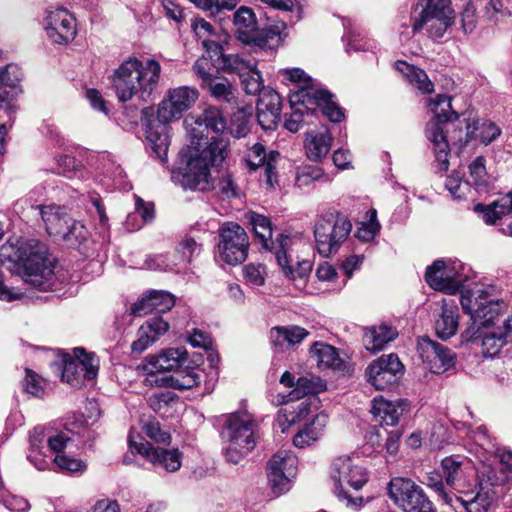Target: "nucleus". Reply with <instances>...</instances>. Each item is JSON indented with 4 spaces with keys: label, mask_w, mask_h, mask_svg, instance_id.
Wrapping results in <instances>:
<instances>
[{
    "label": "nucleus",
    "mask_w": 512,
    "mask_h": 512,
    "mask_svg": "<svg viewBox=\"0 0 512 512\" xmlns=\"http://www.w3.org/2000/svg\"><path fill=\"white\" fill-rule=\"evenodd\" d=\"M479 485V491L474 496L466 494L465 497H455L467 512H487L496 499L495 486H491L487 478L482 477Z\"/></svg>",
    "instance_id": "bb28decb"
},
{
    "label": "nucleus",
    "mask_w": 512,
    "mask_h": 512,
    "mask_svg": "<svg viewBox=\"0 0 512 512\" xmlns=\"http://www.w3.org/2000/svg\"><path fill=\"white\" fill-rule=\"evenodd\" d=\"M0 257L18 266V273L25 283L42 291L56 287L55 259L49 255L44 243L29 240L18 247L3 245Z\"/></svg>",
    "instance_id": "f03ea898"
},
{
    "label": "nucleus",
    "mask_w": 512,
    "mask_h": 512,
    "mask_svg": "<svg viewBox=\"0 0 512 512\" xmlns=\"http://www.w3.org/2000/svg\"><path fill=\"white\" fill-rule=\"evenodd\" d=\"M309 332L296 325L276 326L270 330V343L276 352H283L288 348L299 344Z\"/></svg>",
    "instance_id": "a878e982"
},
{
    "label": "nucleus",
    "mask_w": 512,
    "mask_h": 512,
    "mask_svg": "<svg viewBox=\"0 0 512 512\" xmlns=\"http://www.w3.org/2000/svg\"><path fill=\"white\" fill-rule=\"evenodd\" d=\"M175 305L174 296L166 291H152L131 307V314L144 316L148 314L166 313Z\"/></svg>",
    "instance_id": "5701e85b"
},
{
    "label": "nucleus",
    "mask_w": 512,
    "mask_h": 512,
    "mask_svg": "<svg viewBox=\"0 0 512 512\" xmlns=\"http://www.w3.org/2000/svg\"><path fill=\"white\" fill-rule=\"evenodd\" d=\"M502 303L494 301H480L475 313L472 314V323L469 327H494L495 320L500 314Z\"/></svg>",
    "instance_id": "4c0bfd02"
},
{
    "label": "nucleus",
    "mask_w": 512,
    "mask_h": 512,
    "mask_svg": "<svg viewBox=\"0 0 512 512\" xmlns=\"http://www.w3.org/2000/svg\"><path fill=\"white\" fill-rule=\"evenodd\" d=\"M22 71L15 64H8L0 69V105L10 116L17 109L15 98L21 93Z\"/></svg>",
    "instance_id": "aec40b11"
},
{
    "label": "nucleus",
    "mask_w": 512,
    "mask_h": 512,
    "mask_svg": "<svg viewBox=\"0 0 512 512\" xmlns=\"http://www.w3.org/2000/svg\"><path fill=\"white\" fill-rule=\"evenodd\" d=\"M169 329V323L161 316H153L140 326L137 339L132 342L131 350L134 353L144 352L156 342Z\"/></svg>",
    "instance_id": "b1692460"
},
{
    "label": "nucleus",
    "mask_w": 512,
    "mask_h": 512,
    "mask_svg": "<svg viewBox=\"0 0 512 512\" xmlns=\"http://www.w3.org/2000/svg\"><path fill=\"white\" fill-rule=\"evenodd\" d=\"M466 131L463 128L455 129L450 135V140L460 147L465 146L469 141L479 139L481 143L488 145L501 134L500 128L493 122L484 119H473L466 122Z\"/></svg>",
    "instance_id": "a211bd4d"
},
{
    "label": "nucleus",
    "mask_w": 512,
    "mask_h": 512,
    "mask_svg": "<svg viewBox=\"0 0 512 512\" xmlns=\"http://www.w3.org/2000/svg\"><path fill=\"white\" fill-rule=\"evenodd\" d=\"M333 138L328 131L309 132L305 140L307 157L312 161H320L331 149Z\"/></svg>",
    "instance_id": "2f4dec72"
},
{
    "label": "nucleus",
    "mask_w": 512,
    "mask_h": 512,
    "mask_svg": "<svg viewBox=\"0 0 512 512\" xmlns=\"http://www.w3.org/2000/svg\"><path fill=\"white\" fill-rule=\"evenodd\" d=\"M137 438L140 440L139 442L133 435H129L130 448L151 463L156 471L162 470L174 473L181 468L183 454L178 448L155 447L144 441L139 435H137Z\"/></svg>",
    "instance_id": "f8f14e48"
},
{
    "label": "nucleus",
    "mask_w": 512,
    "mask_h": 512,
    "mask_svg": "<svg viewBox=\"0 0 512 512\" xmlns=\"http://www.w3.org/2000/svg\"><path fill=\"white\" fill-rule=\"evenodd\" d=\"M257 111L281 113V96L275 91L263 92L257 102Z\"/></svg>",
    "instance_id": "680f3d73"
},
{
    "label": "nucleus",
    "mask_w": 512,
    "mask_h": 512,
    "mask_svg": "<svg viewBox=\"0 0 512 512\" xmlns=\"http://www.w3.org/2000/svg\"><path fill=\"white\" fill-rule=\"evenodd\" d=\"M458 309L454 305H443L439 319L435 322V331L439 338L447 340L458 330Z\"/></svg>",
    "instance_id": "e433bc0d"
},
{
    "label": "nucleus",
    "mask_w": 512,
    "mask_h": 512,
    "mask_svg": "<svg viewBox=\"0 0 512 512\" xmlns=\"http://www.w3.org/2000/svg\"><path fill=\"white\" fill-rule=\"evenodd\" d=\"M98 374V359L83 348H75L73 355L63 357L62 380L79 386L84 380H92Z\"/></svg>",
    "instance_id": "4468645a"
},
{
    "label": "nucleus",
    "mask_w": 512,
    "mask_h": 512,
    "mask_svg": "<svg viewBox=\"0 0 512 512\" xmlns=\"http://www.w3.org/2000/svg\"><path fill=\"white\" fill-rule=\"evenodd\" d=\"M395 69L400 72L408 82L424 94L431 93L434 89L433 83L429 80L424 70L417 68L405 61H397Z\"/></svg>",
    "instance_id": "72a5a7b5"
},
{
    "label": "nucleus",
    "mask_w": 512,
    "mask_h": 512,
    "mask_svg": "<svg viewBox=\"0 0 512 512\" xmlns=\"http://www.w3.org/2000/svg\"><path fill=\"white\" fill-rule=\"evenodd\" d=\"M88 230L79 221L71 218L70 223L66 225L65 231L60 235L63 241L69 246L76 247L87 240Z\"/></svg>",
    "instance_id": "8fccbe9b"
},
{
    "label": "nucleus",
    "mask_w": 512,
    "mask_h": 512,
    "mask_svg": "<svg viewBox=\"0 0 512 512\" xmlns=\"http://www.w3.org/2000/svg\"><path fill=\"white\" fill-rule=\"evenodd\" d=\"M44 430L41 427H36L30 434V451L27 456L28 460L35 466L36 469L44 471L50 468L53 459H47L43 454L42 448L44 443L43 437Z\"/></svg>",
    "instance_id": "58836bf2"
},
{
    "label": "nucleus",
    "mask_w": 512,
    "mask_h": 512,
    "mask_svg": "<svg viewBox=\"0 0 512 512\" xmlns=\"http://www.w3.org/2000/svg\"><path fill=\"white\" fill-rule=\"evenodd\" d=\"M461 336L464 341L472 342L481 347V353L484 357L497 355L500 349L508 342L496 327H468Z\"/></svg>",
    "instance_id": "6ab92c4d"
},
{
    "label": "nucleus",
    "mask_w": 512,
    "mask_h": 512,
    "mask_svg": "<svg viewBox=\"0 0 512 512\" xmlns=\"http://www.w3.org/2000/svg\"><path fill=\"white\" fill-rule=\"evenodd\" d=\"M311 413V400L307 399L297 407L280 409L277 415V423L282 432H285L292 424L302 421Z\"/></svg>",
    "instance_id": "79ce46f5"
},
{
    "label": "nucleus",
    "mask_w": 512,
    "mask_h": 512,
    "mask_svg": "<svg viewBox=\"0 0 512 512\" xmlns=\"http://www.w3.org/2000/svg\"><path fill=\"white\" fill-rule=\"evenodd\" d=\"M435 355V359L430 362L429 370L435 374H441L455 365L456 354L449 348L441 345Z\"/></svg>",
    "instance_id": "3c124183"
},
{
    "label": "nucleus",
    "mask_w": 512,
    "mask_h": 512,
    "mask_svg": "<svg viewBox=\"0 0 512 512\" xmlns=\"http://www.w3.org/2000/svg\"><path fill=\"white\" fill-rule=\"evenodd\" d=\"M367 221L361 222L357 228L356 237L364 242H369L375 238L380 230V224L377 221V211L370 209L366 213Z\"/></svg>",
    "instance_id": "603ef678"
},
{
    "label": "nucleus",
    "mask_w": 512,
    "mask_h": 512,
    "mask_svg": "<svg viewBox=\"0 0 512 512\" xmlns=\"http://www.w3.org/2000/svg\"><path fill=\"white\" fill-rule=\"evenodd\" d=\"M160 64L149 59L145 65L135 57L124 61L112 76V86L121 102H127L134 96L144 98L150 95L160 77Z\"/></svg>",
    "instance_id": "7ed1b4c3"
},
{
    "label": "nucleus",
    "mask_w": 512,
    "mask_h": 512,
    "mask_svg": "<svg viewBox=\"0 0 512 512\" xmlns=\"http://www.w3.org/2000/svg\"><path fill=\"white\" fill-rule=\"evenodd\" d=\"M53 462L61 472L83 473L87 468L82 460L67 455H56Z\"/></svg>",
    "instance_id": "bf43d9fd"
},
{
    "label": "nucleus",
    "mask_w": 512,
    "mask_h": 512,
    "mask_svg": "<svg viewBox=\"0 0 512 512\" xmlns=\"http://www.w3.org/2000/svg\"><path fill=\"white\" fill-rule=\"evenodd\" d=\"M308 89L310 98L315 100V103H311L314 106L313 114L317 109H321L323 115L334 123L341 122L345 118L343 109L333 100L334 96L329 91L314 87H308Z\"/></svg>",
    "instance_id": "c85d7f7f"
},
{
    "label": "nucleus",
    "mask_w": 512,
    "mask_h": 512,
    "mask_svg": "<svg viewBox=\"0 0 512 512\" xmlns=\"http://www.w3.org/2000/svg\"><path fill=\"white\" fill-rule=\"evenodd\" d=\"M387 489L390 499L404 512H436L425 491L409 478L394 477Z\"/></svg>",
    "instance_id": "1a4fd4ad"
},
{
    "label": "nucleus",
    "mask_w": 512,
    "mask_h": 512,
    "mask_svg": "<svg viewBox=\"0 0 512 512\" xmlns=\"http://www.w3.org/2000/svg\"><path fill=\"white\" fill-rule=\"evenodd\" d=\"M452 98L448 95H437L435 99L428 101V106L433 112V118L427 123L425 134L435 155V162L438 170L447 171L449 168L450 147L448 136L444 133L445 125L454 126V130L458 129L452 120L458 119V114L452 110Z\"/></svg>",
    "instance_id": "39448f33"
},
{
    "label": "nucleus",
    "mask_w": 512,
    "mask_h": 512,
    "mask_svg": "<svg viewBox=\"0 0 512 512\" xmlns=\"http://www.w3.org/2000/svg\"><path fill=\"white\" fill-rule=\"evenodd\" d=\"M240 80L243 90L248 95H257L263 89V78L261 72L257 68V65L250 73H248V75H245Z\"/></svg>",
    "instance_id": "052dcab7"
},
{
    "label": "nucleus",
    "mask_w": 512,
    "mask_h": 512,
    "mask_svg": "<svg viewBox=\"0 0 512 512\" xmlns=\"http://www.w3.org/2000/svg\"><path fill=\"white\" fill-rule=\"evenodd\" d=\"M327 425V415L324 413L314 416L312 421L305 424L293 438V444L298 448H305L316 442L324 432Z\"/></svg>",
    "instance_id": "c756f323"
},
{
    "label": "nucleus",
    "mask_w": 512,
    "mask_h": 512,
    "mask_svg": "<svg viewBox=\"0 0 512 512\" xmlns=\"http://www.w3.org/2000/svg\"><path fill=\"white\" fill-rule=\"evenodd\" d=\"M467 279L464 265L456 260H436L427 267L425 273V280L432 289L450 295L458 292Z\"/></svg>",
    "instance_id": "9b49d317"
},
{
    "label": "nucleus",
    "mask_w": 512,
    "mask_h": 512,
    "mask_svg": "<svg viewBox=\"0 0 512 512\" xmlns=\"http://www.w3.org/2000/svg\"><path fill=\"white\" fill-rule=\"evenodd\" d=\"M267 160L265 147L260 143H255L245 156V162L252 170L263 166L267 163Z\"/></svg>",
    "instance_id": "774afa93"
},
{
    "label": "nucleus",
    "mask_w": 512,
    "mask_h": 512,
    "mask_svg": "<svg viewBox=\"0 0 512 512\" xmlns=\"http://www.w3.org/2000/svg\"><path fill=\"white\" fill-rule=\"evenodd\" d=\"M257 65L255 59H250L239 54H228L223 57V62L219 63V68L228 74H236L241 79L251 72Z\"/></svg>",
    "instance_id": "37998d69"
},
{
    "label": "nucleus",
    "mask_w": 512,
    "mask_h": 512,
    "mask_svg": "<svg viewBox=\"0 0 512 512\" xmlns=\"http://www.w3.org/2000/svg\"><path fill=\"white\" fill-rule=\"evenodd\" d=\"M325 177L322 168L313 165L299 167L296 173L295 183L299 188H307L315 181Z\"/></svg>",
    "instance_id": "5fc2aeb1"
},
{
    "label": "nucleus",
    "mask_w": 512,
    "mask_h": 512,
    "mask_svg": "<svg viewBox=\"0 0 512 512\" xmlns=\"http://www.w3.org/2000/svg\"><path fill=\"white\" fill-rule=\"evenodd\" d=\"M199 92L195 87L180 86L167 91L159 105L157 117L162 123H169L182 117L197 101Z\"/></svg>",
    "instance_id": "2eb2a0df"
},
{
    "label": "nucleus",
    "mask_w": 512,
    "mask_h": 512,
    "mask_svg": "<svg viewBox=\"0 0 512 512\" xmlns=\"http://www.w3.org/2000/svg\"><path fill=\"white\" fill-rule=\"evenodd\" d=\"M196 127L191 130L190 144L179 152L172 177L177 179L184 189L207 190L210 188L209 167L222 164L227 156L228 142L222 138L203 137L202 128L216 134L227 128L222 111L216 107L206 108L196 119Z\"/></svg>",
    "instance_id": "f257e3e1"
},
{
    "label": "nucleus",
    "mask_w": 512,
    "mask_h": 512,
    "mask_svg": "<svg viewBox=\"0 0 512 512\" xmlns=\"http://www.w3.org/2000/svg\"><path fill=\"white\" fill-rule=\"evenodd\" d=\"M187 360V352L182 348H170L157 355H150L139 365L146 374L174 371L179 369Z\"/></svg>",
    "instance_id": "412c9836"
},
{
    "label": "nucleus",
    "mask_w": 512,
    "mask_h": 512,
    "mask_svg": "<svg viewBox=\"0 0 512 512\" xmlns=\"http://www.w3.org/2000/svg\"><path fill=\"white\" fill-rule=\"evenodd\" d=\"M311 353L316 358L320 368H330L337 371L345 370V361L339 356L337 349L323 342H315Z\"/></svg>",
    "instance_id": "7c9ffc66"
},
{
    "label": "nucleus",
    "mask_w": 512,
    "mask_h": 512,
    "mask_svg": "<svg viewBox=\"0 0 512 512\" xmlns=\"http://www.w3.org/2000/svg\"><path fill=\"white\" fill-rule=\"evenodd\" d=\"M36 209L39 210L46 231L50 236L60 237L65 231L66 225L71 221V217L63 207L51 204L37 206Z\"/></svg>",
    "instance_id": "cd10ccee"
},
{
    "label": "nucleus",
    "mask_w": 512,
    "mask_h": 512,
    "mask_svg": "<svg viewBox=\"0 0 512 512\" xmlns=\"http://www.w3.org/2000/svg\"><path fill=\"white\" fill-rule=\"evenodd\" d=\"M326 389V383L317 376L306 375L296 380V387L290 392L292 399H301L309 394H317Z\"/></svg>",
    "instance_id": "49530a36"
},
{
    "label": "nucleus",
    "mask_w": 512,
    "mask_h": 512,
    "mask_svg": "<svg viewBox=\"0 0 512 512\" xmlns=\"http://www.w3.org/2000/svg\"><path fill=\"white\" fill-rule=\"evenodd\" d=\"M222 436L228 442L225 449L226 460L238 464L257 444L258 422L254 415L246 410L231 413L226 417Z\"/></svg>",
    "instance_id": "20e7f679"
},
{
    "label": "nucleus",
    "mask_w": 512,
    "mask_h": 512,
    "mask_svg": "<svg viewBox=\"0 0 512 512\" xmlns=\"http://www.w3.org/2000/svg\"><path fill=\"white\" fill-rule=\"evenodd\" d=\"M43 27L47 38L55 44H67L74 40L77 34L74 17L64 8L47 11Z\"/></svg>",
    "instance_id": "f3484780"
},
{
    "label": "nucleus",
    "mask_w": 512,
    "mask_h": 512,
    "mask_svg": "<svg viewBox=\"0 0 512 512\" xmlns=\"http://www.w3.org/2000/svg\"><path fill=\"white\" fill-rule=\"evenodd\" d=\"M278 77H280L283 82L296 84V90H302L306 87L321 88L320 84L308 76L301 68L280 69L278 71Z\"/></svg>",
    "instance_id": "de8ad7c7"
},
{
    "label": "nucleus",
    "mask_w": 512,
    "mask_h": 512,
    "mask_svg": "<svg viewBox=\"0 0 512 512\" xmlns=\"http://www.w3.org/2000/svg\"><path fill=\"white\" fill-rule=\"evenodd\" d=\"M412 21L414 34L425 29L431 39L442 38L455 22L451 0H419Z\"/></svg>",
    "instance_id": "423d86ee"
},
{
    "label": "nucleus",
    "mask_w": 512,
    "mask_h": 512,
    "mask_svg": "<svg viewBox=\"0 0 512 512\" xmlns=\"http://www.w3.org/2000/svg\"><path fill=\"white\" fill-rule=\"evenodd\" d=\"M279 461L281 460H278V458L269 460L266 466L268 483L275 496H280L288 492L291 488L292 478L295 477V475H287V473L283 471L279 472L278 467H276Z\"/></svg>",
    "instance_id": "a19ab883"
},
{
    "label": "nucleus",
    "mask_w": 512,
    "mask_h": 512,
    "mask_svg": "<svg viewBox=\"0 0 512 512\" xmlns=\"http://www.w3.org/2000/svg\"><path fill=\"white\" fill-rule=\"evenodd\" d=\"M176 394L171 391H163L152 394L148 398L150 408L162 417H168L172 413L176 402Z\"/></svg>",
    "instance_id": "09e8293b"
},
{
    "label": "nucleus",
    "mask_w": 512,
    "mask_h": 512,
    "mask_svg": "<svg viewBox=\"0 0 512 512\" xmlns=\"http://www.w3.org/2000/svg\"><path fill=\"white\" fill-rule=\"evenodd\" d=\"M482 477L487 478L491 486H500L512 479V452L501 453L498 465L485 468Z\"/></svg>",
    "instance_id": "f704fd0d"
},
{
    "label": "nucleus",
    "mask_w": 512,
    "mask_h": 512,
    "mask_svg": "<svg viewBox=\"0 0 512 512\" xmlns=\"http://www.w3.org/2000/svg\"><path fill=\"white\" fill-rule=\"evenodd\" d=\"M202 87L207 89L211 96L218 101L231 102L234 99L232 86L226 79L217 81V77L215 76Z\"/></svg>",
    "instance_id": "864d4df0"
},
{
    "label": "nucleus",
    "mask_w": 512,
    "mask_h": 512,
    "mask_svg": "<svg viewBox=\"0 0 512 512\" xmlns=\"http://www.w3.org/2000/svg\"><path fill=\"white\" fill-rule=\"evenodd\" d=\"M308 87L295 90L289 94L291 114L284 121V127L290 132H297L304 123V117L313 114L315 100H311Z\"/></svg>",
    "instance_id": "4be33fe9"
},
{
    "label": "nucleus",
    "mask_w": 512,
    "mask_h": 512,
    "mask_svg": "<svg viewBox=\"0 0 512 512\" xmlns=\"http://www.w3.org/2000/svg\"><path fill=\"white\" fill-rule=\"evenodd\" d=\"M403 373V365L396 354L382 355L366 370L368 382L377 390L389 389L397 383Z\"/></svg>",
    "instance_id": "dca6fc26"
},
{
    "label": "nucleus",
    "mask_w": 512,
    "mask_h": 512,
    "mask_svg": "<svg viewBox=\"0 0 512 512\" xmlns=\"http://www.w3.org/2000/svg\"><path fill=\"white\" fill-rule=\"evenodd\" d=\"M215 68L214 61L209 59L206 55L199 58L193 65V71L197 77L201 79L202 86L215 77Z\"/></svg>",
    "instance_id": "69168bd1"
},
{
    "label": "nucleus",
    "mask_w": 512,
    "mask_h": 512,
    "mask_svg": "<svg viewBox=\"0 0 512 512\" xmlns=\"http://www.w3.org/2000/svg\"><path fill=\"white\" fill-rule=\"evenodd\" d=\"M484 10L490 22L499 23L512 19V10L506 7L502 0H489Z\"/></svg>",
    "instance_id": "6e6d98bb"
},
{
    "label": "nucleus",
    "mask_w": 512,
    "mask_h": 512,
    "mask_svg": "<svg viewBox=\"0 0 512 512\" xmlns=\"http://www.w3.org/2000/svg\"><path fill=\"white\" fill-rule=\"evenodd\" d=\"M279 459L278 467L279 472H286L287 475H296L297 473V457L289 450H279L277 451L269 460Z\"/></svg>",
    "instance_id": "13d9d810"
},
{
    "label": "nucleus",
    "mask_w": 512,
    "mask_h": 512,
    "mask_svg": "<svg viewBox=\"0 0 512 512\" xmlns=\"http://www.w3.org/2000/svg\"><path fill=\"white\" fill-rule=\"evenodd\" d=\"M330 476L334 481L335 493L339 498H348L344 485L359 490L368 481L366 469L355 463L351 456L335 458L330 467Z\"/></svg>",
    "instance_id": "ddd939ff"
},
{
    "label": "nucleus",
    "mask_w": 512,
    "mask_h": 512,
    "mask_svg": "<svg viewBox=\"0 0 512 512\" xmlns=\"http://www.w3.org/2000/svg\"><path fill=\"white\" fill-rule=\"evenodd\" d=\"M352 230L350 220L341 214L321 217L315 224L314 237L316 248L323 257H330L338 252Z\"/></svg>",
    "instance_id": "6e6552de"
},
{
    "label": "nucleus",
    "mask_w": 512,
    "mask_h": 512,
    "mask_svg": "<svg viewBox=\"0 0 512 512\" xmlns=\"http://www.w3.org/2000/svg\"><path fill=\"white\" fill-rule=\"evenodd\" d=\"M147 143L149 149L160 162L165 163L168 156L169 136L166 133L164 125L159 126V129L149 127L147 130Z\"/></svg>",
    "instance_id": "ea45409f"
},
{
    "label": "nucleus",
    "mask_w": 512,
    "mask_h": 512,
    "mask_svg": "<svg viewBox=\"0 0 512 512\" xmlns=\"http://www.w3.org/2000/svg\"><path fill=\"white\" fill-rule=\"evenodd\" d=\"M301 243V239L295 235L280 233L271 242V253L286 278L304 283L312 271V262L299 260L295 255Z\"/></svg>",
    "instance_id": "0eeeda50"
},
{
    "label": "nucleus",
    "mask_w": 512,
    "mask_h": 512,
    "mask_svg": "<svg viewBox=\"0 0 512 512\" xmlns=\"http://www.w3.org/2000/svg\"><path fill=\"white\" fill-rule=\"evenodd\" d=\"M397 337V332L390 326L380 325L367 329L363 336L365 348L373 353L381 351Z\"/></svg>",
    "instance_id": "473e14b6"
},
{
    "label": "nucleus",
    "mask_w": 512,
    "mask_h": 512,
    "mask_svg": "<svg viewBox=\"0 0 512 512\" xmlns=\"http://www.w3.org/2000/svg\"><path fill=\"white\" fill-rule=\"evenodd\" d=\"M420 481L428 488L432 489L437 494L438 498L445 504L452 505L455 495L452 490L447 489L448 487L445 484V480L440 469H433L426 472L423 479Z\"/></svg>",
    "instance_id": "c03bdc74"
},
{
    "label": "nucleus",
    "mask_w": 512,
    "mask_h": 512,
    "mask_svg": "<svg viewBox=\"0 0 512 512\" xmlns=\"http://www.w3.org/2000/svg\"><path fill=\"white\" fill-rule=\"evenodd\" d=\"M463 464L461 459L453 456L445 457L441 461L440 470L448 488L459 491L465 478Z\"/></svg>",
    "instance_id": "c9c22d12"
},
{
    "label": "nucleus",
    "mask_w": 512,
    "mask_h": 512,
    "mask_svg": "<svg viewBox=\"0 0 512 512\" xmlns=\"http://www.w3.org/2000/svg\"><path fill=\"white\" fill-rule=\"evenodd\" d=\"M234 25L239 34H245L248 30H253L256 25L255 14L252 9L241 6L234 13Z\"/></svg>",
    "instance_id": "4d7b16f0"
},
{
    "label": "nucleus",
    "mask_w": 512,
    "mask_h": 512,
    "mask_svg": "<svg viewBox=\"0 0 512 512\" xmlns=\"http://www.w3.org/2000/svg\"><path fill=\"white\" fill-rule=\"evenodd\" d=\"M218 257L229 265L244 262L248 255L249 238L246 231L237 223H224L218 232Z\"/></svg>",
    "instance_id": "9d476101"
},
{
    "label": "nucleus",
    "mask_w": 512,
    "mask_h": 512,
    "mask_svg": "<svg viewBox=\"0 0 512 512\" xmlns=\"http://www.w3.org/2000/svg\"><path fill=\"white\" fill-rule=\"evenodd\" d=\"M249 222L262 247L271 252V242L274 241L275 238L272 239V225L270 219L264 215L253 212L249 215Z\"/></svg>",
    "instance_id": "a18cd8bd"
},
{
    "label": "nucleus",
    "mask_w": 512,
    "mask_h": 512,
    "mask_svg": "<svg viewBox=\"0 0 512 512\" xmlns=\"http://www.w3.org/2000/svg\"><path fill=\"white\" fill-rule=\"evenodd\" d=\"M200 376L194 371L178 372L170 377V384L178 390H187L198 385Z\"/></svg>",
    "instance_id": "0e129e2a"
},
{
    "label": "nucleus",
    "mask_w": 512,
    "mask_h": 512,
    "mask_svg": "<svg viewBox=\"0 0 512 512\" xmlns=\"http://www.w3.org/2000/svg\"><path fill=\"white\" fill-rule=\"evenodd\" d=\"M441 345L442 344L437 343L426 336L419 338L417 344V352L419 357L424 363L427 364L428 367L430 366V362L435 359V355H437V351Z\"/></svg>",
    "instance_id": "e2e57ef3"
},
{
    "label": "nucleus",
    "mask_w": 512,
    "mask_h": 512,
    "mask_svg": "<svg viewBox=\"0 0 512 512\" xmlns=\"http://www.w3.org/2000/svg\"><path fill=\"white\" fill-rule=\"evenodd\" d=\"M408 407L405 399L390 401L380 396L373 399L371 412L381 425L394 426Z\"/></svg>",
    "instance_id": "393cba45"
},
{
    "label": "nucleus",
    "mask_w": 512,
    "mask_h": 512,
    "mask_svg": "<svg viewBox=\"0 0 512 512\" xmlns=\"http://www.w3.org/2000/svg\"><path fill=\"white\" fill-rule=\"evenodd\" d=\"M143 431L147 437L158 444H169L171 435L168 431L161 428L160 423L155 420H149L144 423Z\"/></svg>",
    "instance_id": "338daca9"
}]
</instances>
